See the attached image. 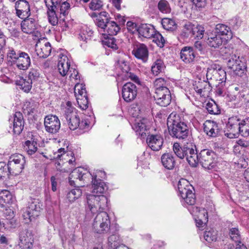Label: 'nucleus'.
<instances>
[{"instance_id":"f257e3e1","label":"nucleus","mask_w":249,"mask_h":249,"mask_svg":"<svg viewBox=\"0 0 249 249\" xmlns=\"http://www.w3.org/2000/svg\"><path fill=\"white\" fill-rule=\"evenodd\" d=\"M97 176H93L88 171L83 168H76L71 173L69 177V183L76 188L70 191L67 195V198L71 202H74L82 195V191L79 188L85 186L80 183L83 181L84 184L92 179L93 193H103L107 190V186L101 179L96 178Z\"/></svg>"},{"instance_id":"f03ea898","label":"nucleus","mask_w":249,"mask_h":249,"mask_svg":"<svg viewBox=\"0 0 249 249\" xmlns=\"http://www.w3.org/2000/svg\"><path fill=\"white\" fill-rule=\"evenodd\" d=\"M167 125L172 137L179 140H186L188 137L189 126L181 115L171 113L167 118Z\"/></svg>"},{"instance_id":"7ed1b4c3","label":"nucleus","mask_w":249,"mask_h":249,"mask_svg":"<svg viewBox=\"0 0 249 249\" xmlns=\"http://www.w3.org/2000/svg\"><path fill=\"white\" fill-rule=\"evenodd\" d=\"M87 214H98L107 209L108 207L107 198L104 195L89 194L87 196Z\"/></svg>"},{"instance_id":"20e7f679","label":"nucleus","mask_w":249,"mask_h":249,"mask_svg":"<svg viewBox=\"0 0 249 249\" xmlns=\"http://www.w3.org/2000/svg\"><path fill=\"white\" fill-rule=\"evenodd\" d=\"M179 195L186 204L193 205L196 203L195 194L193 187L184 178L180 179L178 184Z\"/></svg>"},{"instance_id":"39448f33","label":"nucleus","mask_w":249,"mask_h":249,"mask_svg":"<svg viewBox=\"0 0 249 249\" xmlns=\"http://www.w3.org/2000/svg\"><path fill=\"white\" fill-rule=\"evenodd\" d=\"M227 65L229 69L239 76L245 75L247 71V60L243 56L232 54L229 58Z\"/></svg>"},{"instance_id":"423d86ee","label":"nucleus","mask_w":249,"mask_h":249,"mask_svg":"<svg viewBox=\"0 0 249 249\" xmlns=\"http://www.w3.org/2000/svg\"><path fill=\"white\" fill-rule=\"evenodd\" d=\"M42 204L37 199L29 202L28 206L24 211L22 216L25 223H29L35 220L39 215Z\"/></svg>"},{"instance_id":"0eeeda50","label":"nucleus","mask_w":249,"mask_h":249,"mask_svg":"<svg viewBox=\"0 0 249 249\" xmlns=\"http://www.w3.org/2000/svg\"><path fill=\"white\" fill-rule=\"evenodd\" d=\"M110 221L109 216L106 212L98 213L94 219L93 229L98 233L107 232L109 229Z\"/></svg>"},{"instance_id":"6e6552de","label":"nucleus","mask_w":249,"mask_h":249,"mask_svg":"<svg viewBox=\"0 0 249 249\" xmlns=\"http://www.w3.org/2000/svg\"><path fill=\"white\" fill-rule=\"evenodd\" d=\"M26 161L24 156L20 154L12 155L8 162V170L10 174H19L24 168Z\"/></svg>"},{"instance_id":"1a4fd4ad","label":"nucleus","mask_w":249,"mask_h":249,"mask_svg":"<svg viewBox=\"0 0 249 249\" xmlns=\"http://www.w3.org/2000/svg\"><path fill=\"white\" fill-rule=\"evenodd\" d=\"M206 78L207 80H213L219 81L221 86H225L226 80V71L216 64L212 65L207 68Z\"/></svg>"},{"instance_id":"9d476101","label":"nucleus","mask_w":249,"mask_h":249,"mask_svg":"<svg viewBox=\"0 0 249 249\" xmlns=\"http://www.w3.org/2000/svg\"><path fill=\"white\" fill-rule=\"evenodd\" d=\"M199 162L202 166L207 169H211L215 166L216 155L212 150L203 149L198 154Z\"/></svg>"},{"instance_id":"9b49d317","label":"nucleus","mask_w":249,"mask_h":249,"mask_svg":"<svg viewBox=\"0 0 249 249\" xmlns=\"http://www.w3.org/2000/svg\"><path fill=\"white\" fill-rule=\"evenodd\" d=\"M18 246L21 249H31L34 242V234L32 231L22 229L19 232Z\"/></svg>"},{"instance_id":"f8f14e48","label":"nucleus","mask_w":249,"mask_h":249,"mask_svg":"<svg viewBox=\"0 0 249 249\" xmlns=\"http://www.w3.org/2000/svg\"><path fill=\"white\" fill-rule=\"evenodd\" d=\"M151 124L149 121L145 118H137L132 126V128L137 134L144 138L150 133L149 129Z\"/></svg>"},{"instance_id":"ddd939ff","label":"nucleus","mask_w":249,"mask_h":249,"mask_svg":"<svg viewBox=\"0 0 249 249\" xmlns=\"http://www.w3.org/2000/svg\"><path fill=\"white\" fill-rule=\"evenodd\" d=\"M44 124L46 131L49 133L55 134L60 128V122L56 115L46 116L44 118Z\"/></svg>"},{"instance_id":"4468645a","label":"nucleus","mask_w":249,"mask_h":249,"mask_svg":"<svg viewBox=\"0 0 249 249\" xmlns=\"http://www.w3.org/2000/svg\"><path fill=\"white\" fill-rule=\"evenodd\" d=\"M69 128L72 130H75L78 127L80 129H88L89 124L88 120H84L80 121V118L77 113H73L71 116L66 118Z\"/></svg>"},{"instance_id":"2eb2a0df","label":"nucleus","mask_w":249,"mask_h":249,"mask_svg":"<svg viewBox=\"0 0 249 249\" xmlns=\"http://www.w3.org/2000/svg\"><path fill=\"white\" fill-rule=\"evenodd\" d=\"M9 122H11L12 127L10 126L11 130L9 132H12L14 134L19 135L23 130L24 127V121L22 113L20 112H16L13 119H9Z\"/></svg>"},{"instance_id":"dca6fc26","label":"nucleus","mask_w":249,"mask_h":249,"mask_svg":"<svg viewBox=\"0 0 249 249\" xmlns=\"http://www.w3.org/2000/svg\"><path fill=\"white\" fill-rule=\"evenodd\" d=\"M154 98L157 104L161 107H167L171 100V93L168 88L158 89L155 92Z\"/></svg>"},{"instance_id":"f3484780","label":"nucleus","mask_w":249,"mask_h":249,"mask_svg":"<svg viewBox=\"0 0 249 249\" xmlns=\"http://www.w3.org/2000/svg\"><path fill=\"white\" fill-rule=\"evenodd\" d=\"M242 120H240L237 116H233L229 118L226 127L230 132L226 135L230 138L237 137L239 135V128Z\"/></svg>"},{"instance_id":"a211bd4d","label":"nucleus","mask_w":249,"mask_h":249,"mask_svg":"<svg viewBox=\"0 0 249 249\" xmlns=\"http://www.w3.org/2000/svg\"><path fill=\"white\" fill-rule=\"evenodd\" d=\"M137 95V88L135 84L131 82L125 83L122 88V97L126 102L133 101Z\"/></svg>"},{"instance_id":"6ab92c4d","label":"nucleus","mask_w":249,"mask_h":249,"mask_svg":"<svg viewBox=\"0 0 249 249\" xmlns=\"http://www.w3.org/2000/svg\"><path fill=\"white\" fill-rule=\"evenodd\" d=\"M17 16L21 19L28 18L31 15L30 5L26 0H18L15 3Z\"/></svg>"},{"instance_id":"aec40b11","label":"nucleus","mask_w":249,"mask_h":249,"mask_svg":"<svg viewBox=\"0 0 249 249\" xmlns=\"http://www.w3.org/2000/svg\"><path fill=\"white\" fill-rule=\"evenodd\" d=\"M146 136V143L151 150L154 151H158L161 149L163 139L160 135L149 133Z\"/></svg>"},{"instance_id":"412c9836","label":"nucleus","mask_w":249,"mask_h":249,"mask_svg":"<svg viewBox=\"0 0 249 249\" xmlns=\"http://www.w3.org/2000/svg\"><path fill=\"white\" fill-rule=\"evenodd\" d=\"M60 57L58 60L57 65L58 70L60 74L64 76L68 74L69 72H71L72 69H71L70 62L68 57L64 54H60Z\"/></svg>"},{"instance_id":"4be33fe9","label":"nucleus","mask_w":249,"mask_h":249,"mask_svg":"<svg viewBox=\"0 0 249 249\" xmlns=\"http://www.w3.org/2000/svg\"><path fill=\"white\" fill-rule=\"evenodd\" d=\"M52 50L51 44L49 42H42L39 41L36 45V52L40 58H46L50 54Z\"/></svg>"},{"instance_id":"5701e85b","label":"nucleus","mask_w":249,"mask_h":249,"mask_svg":"<svg viewBox=\"0 0 249 249\" xmlns=\"http://www.w3.org/2000/svg\"><path fill=\"white\" fill-rule=\"evenodd\" d=\"M204 131L210 137H215L219 133L218 124L213 121L207 120L204 124Z\"/></svg>"},{"instance_id":"b1692460","label":"nucleus","mask_w":249,"mask_h":249,"mask_svg":"<svg viewBox=\"0 0 249 249\" xmlns=\"http://www.w3.org/2000/svg\"><path fill=\"white\" fill-rule=\"evenodd\" d=\"M213 32L220 36L224 37V39L226 41L231 39L232 37V33L230 27L225 24H217Z\"/></svg>"},{"instance_id":"393cba45","label":"nucleus","mask_w":249,"mask_h":249,"mask_svg":"<svg viewBox=\"0 0 249 249\" xmlns=\"http://www.w3.org/2000/svg\"><path fill=\"white\" fill-rule=\"evenodd\" d=\"M31 65V58L29 55L24 52H20L18 61L16 63L17 68L21 70H27Z\"/></svg>"},{"instance_id":"a878e982","label":"nucleus","mask_w":249,"mask_h":249,"mask_svg":"<svg viewBox=\"0 0 249 249\" xmlns=\"http://www.w3.org/2000/svg\"><path fill=\"white\" fill-rule=\"evenodd\" d=\"M226 41L224 39V37L220 36L213 31L208 34L207 43L211 47L214 48H219L223 43Z\"/></svg>"},{"instance_id":"bb28decb","label":"nucleus","mask_w":249,"mask_h":249,"mask_svg":"<svg viewBox=\"0 0 249 249\" xmlns=\"http://www.w3.org/2000/svg\"><path fill=\"white\" fill-rule=\"evenodd\" d=\"M194 89L197 93L202 96L207 95L212 89L209 82L206 81L196 82L194 85Z\"/></svg>"},{"instance_id":"cd10ccee","label":"nucleus","mask_w":249,"mask_h":249,"mask_svg":"<svg viewBox=\"0 0 249 249\" xmlns=\"http://www.w3.org/2000/svg\"><path fill=\"white\" fill-rule=\"evenodd\" d=\"M160 160L163 166L167 169L172 170L176 166V161L172 153H164L161 155Z\"/></svg>"},{"instance_id":"c85d7f7f","label":"nucleus","mask_w":249,"mask_h":249,"mask_svg":"<svg viewBox=\"0 0 249 249\" xmlns=\"http://www.w3.org/2000/svg\"><path fill=\"white\" fill-rule=\"evenodd\" d=\"M132 54L138 59L145 61L148 58V51L146 46L143 44L137 45L132 51Z\"/></svg>"},{"instance_id":"c756f323","label":"nucleus","mask_w":249,"mask_h":249,"mask_svg":"<svg viewBox=\"0 0 249 249\" xmlns=\"http://www.w3.org/2000/svg\"><path fill=\"white\" fill-rule=\"evenodd\" d=\"M24 19L21 23L22 31L27 34L33 33L36 29L35 20L32 18Z\"/></svg>"},{"instance_id":"7c9ffc66","label":"nucleus","mask_w":249,"mask_h":249,"mask_svg":"<svg viewBox=\"0 0 249 249\" xmlns=\"http://www.w3.org/2000/svg\"><path fill=\"white\" fill-rule=\"evenodd\" d=\"M155 32V28L150 24H142L139 26L138 33L144 37L151 38L154 35Z\"/></svg>"},{"instance_id":"2f4dec72","label":"nucleus","mask_w":249,"mask_h":249,"mask_svg":"<svg viewBox=\"0 0 249 249\" xmlns=\"http://www.w3.org/2000/svg\"><path fill=\"white\" fill-rule=\"evenodd\" d=\"M195 54L192 47H185L180 52V58L185 63H189L193 62L195 59Z\"/></svg>"},{"instance_id":"473e14b6","label":"nucleus","mask_w":249,"mask_h":249,"mask_svg":"<svg viewBox=\"0 0 249 249\" xmlns=\"http://www.w3.org/2000/svg\"><path fill=\"white\" fill-rule=\"evenodd\" d=\"M13 196L11 193L7 190H2L0 192V205L3 207L6 204L12 202Z\"/></svg>"},{"instance_id":"72a5a7b5","label":"nucleus","mask_w":249,"mask_h":249,"mask_svg":"<svg viewBox=\"0 0 249 249\" xmlns=\"http://www.w3.org/2000/svg\"><path fill=\"white\" fill-rule=\"evenodd\" d=\"M229 235L230 239L236 245L242 243L241 235L238 228H230L229 229Z\"/></svg>"},{"instance_id":"f704fd0d","label":"nucleus","mask_w":249,"mask_h":249,"mask_svg":"<svg viewBox=\"0 0 249 249\" xmlns=\"http://www.w3.org/2000/svg\"><path fill=\"white\" fill-rule=\"evenodd\" d=\"M105 31L109 36L116 35L119 32L120 28L119 26L114 21H110L106 23Z\"/></svg>"},{"instance_id":"c9c22d12","label":"nucleus","mask_w":249,"mask_h":249,"mask_svg":"<svg viewBox=\"0 0 249 249\" xmlns=\"http://www.w3.org/2000/svg\"><path fill=\"white\" fill-rule=\"evenodd\" d=\"M16 84L20 89H22L24 92L26 93L29 92L32 87L31 81L23 78L17 81Z\"/></svg>"},{"instance_id":"e433bc0d","label":"nucleus","mask_w":249,"mask_h":249,"mask_svg":"<svg viewBox=\"0 0 249 249\" xmlns=\"http://www.w3.org/2000/svg\"><path fill=\"white\" fill-rule=\"evenodd\" d=\"M165 65L161 59H157L151 67V71L154 75H157L163 71Z\"/></svg>"},{"instance_id":"4c0bfd02","label":"nucleus","mask_w":249,"mask_h":249,"mask_svg":"<svg viewBox=\"0 0 249 249\" xmlns=\"http://www.w3.org/2000/svg\"><path fill=\"white\" fill-rule=\"evenodd\" d=\"M161 24L163 28L170 31H173L177 28V24L175 20L169 18H164L161 20Z\"/></svg>"},{"instance_id":"58836bf2","label":"nucleus","mask_w":249,"mask_h":249,"mask_svg":"<svg viewBox=\"0 0 249 249\" xmlns=\"http://www.w3.org/2000/svg\"><path fill=\"white\" fill-rule=\"evenodd\" d=\"M75 160L74 158H72L71 159H70L68 161L64 163L62 166H61L60 168H58V169L59 170L60 172H67L68 173L70 171H71L72 170V171L71 172L75 169ZM79 167H78L77 168H79ZM77 168H76V169Z\"/></svg>"},{"instance_id":"ea45409f","label":"nucleus","mask_w":249,"mask_h":249,"mask_svg":"<svg viewBox=\"0 0 249 249\" xmlns=\"http://www.w3.org/2000/svg\"><path fill=\"white\" fill-rule=\"evenodd\" d=\"M217 231L213 229L207 230L204 232V238L209 243L215 241L217 239Z\"/></svg>"},{"instance_id":"a19ab883","label":"nucleus","mask_w":249,"mask_h":249,"mask_svg":"<svg viewBox=\"0 0 249 249\" xmlns=\"http://www.w3.org/2000/svg\"><path fill=\"white\" fill-rule=\"evenodd\" d=\"M192 32L193 33L192 34V37L200 39H202L204 36L205 29L201 25H194V29Z\"/></svg>"},{"instance_id":"79ce46f5","label":"nucleus","mask_w":249,"mask_h":249,"mask_svg":"<svg viewBox=\"0 0 249 249\" xmlns=\"http://www.w3.org/2000/svg\"><path fill=\"white\" fill-rule=\"evenodd\" d=\"M173 150L176 155L179 159L185 158V144L181 147L179 143L175 142L173 146Z\"/></svg>"},{"instance_id":"37998d69","label":"nucleus","mask_w":249,"mask_h":249,"mask_svg":"<svg viewBox=\"0 0 249 249\" xmlns=\"http://www.w3.org/2000/svg\"><path fill=\"white\" fill-rule=\"evenodd\" d=\"M158 8L164 14L170 13L171 11L169 3L166 0H160L158 4Z\"/></svg>"},{"instance_id":"c03bdc74","label":"nucleus","mask_w":249,"mask_h":249,"mask_svg":"<svg viewBox=\"0 0 249 249\" xmlns=\"http://www.w3.org/2000/svg\"><path fill=\"white\" fill-rule=\"evenodd\" d=\"M36 142L35 141H27L25 142V149L29 155L34 154L37 150Z\"/></svg>"},{"instance_id":"a18cd8bd","label":"nucleus","mask_w":249,"mask_h":249,"mask_svg":"<svg viewBox=\"0 0 249 249\" xmlns=\"http://www.w3.org/2000/svg\"><path fill=\"white\" fill-rule=\"evenodd\" d=\"M206 109L211 114L217 115L220 113V110L217 104L214 102H208L206 105Z\"/></svg>"},{"instance_id":"49530a36","label":"nucleus","mask_w":249,"mask_h":249,"mask_svg":"<svg viewBox=\"0 0 249 249\" xmlns=\"http://www.w3.org/2000/svg\"><path fill=\"white\" fill-rule=\"evenodd\" d=\"M199 157L198 154H197L196 150L193 151L191 155H188V157L186 160L190 164L192 167H196L199 162Z\"/></svg>"},{"instance_id":"de8ad7c7","label":"nucleus","mask_w":249,"mask_h":249,"mask_svg":"<svg viewBox=\"0 0 249 249\" xmlns=\"http://www.w3.org/2000/svg\"><path fill=\"white\" fill-rule=\"evenodd\" d=\"M74 93L76 98L79 97L81 95L84 97H87V92L85 85L82 84H76L74 87Z\"/></svg>"},{"instance_id":"09e8293b","label":"nucleus","mask_w":249,"mask_h":249,"mask_svg":"<svg viewBox=\"0 0 249 249\" xmlns=\"http://www.w3.org/2000/svg\"><path fill=\"white\" fill-rule=\"evenodd\" d=\"M239 134L246 137L249 136V122L242 120V123L239 128Z\"/></svg>"},{"instance_id":"8fccbe9b","label":"nucleus","mask_w":249,"mask_h":249,"mask_svg":"<svg viewBox=\"0 0 249 249\" xmlns=\"http://www.w3.org/2000/svg\"><path fill=\"white\" fill-rule=\"evenodd\" d=\"M153 84L155 91H157L158 89L167 88V81L162 78H157L154 82Z\"/></svg>"},{"instance_id":"3c124183","label":"nucleus","mask_w":249,"mask_h":249,"mask_svg":"<svg viewBox=\"0 0 249 249\" xmlns=\"http://www.w3.org/2000/svg\"><path fill=\"white\" fill-rule=\"evenodd\" d=\"M151 38L153 39V41L160 48H162L164 46L165 40L160 33L155 31L154 35L152 36Z\"/></svg>"},{"instance_id":"603ef678","label":"nucleus","mask_w":249,"mask_h":249,"mask_svg":"<svg viewBox=\"0 0 249 249\" xmlns=\"http://www.w3.org/2000/svg\"><path fill=\"white\" fill-rule=\"evenodd\" d=\"M20 52L21 51H19L16 53L14 49H10L7 54L8 61L16 64L19 54H20Z\"/></svg>"},{"instance_id":"864d4df0","label":"nucleus","mask_w":249,"mask_h":249,"mask_svg":"<svg viewBox=\"0 0 249 249\" xmlns=\"http://www.w3.org/2000/svg\"><path fill=\"white\" fill-rule=\"evenodd\" d=\"M36 107L37 104L35 103L26 102L24 105L23 109L25 113L30 115L35 112Z\"/></svg>"},{"instance_id":"5fc2aeb1","label":"nucleus","mask_w":249,"mask_h":249,"mask_svg":"<svg viewBox=\"0 0 249 249\" xmlns=\"http://www.w3.org/2000/svg\"><path fill=\"white\" fill-rule=\"evenodd\" d=\"M189 211L192 214L196 215L198 218H201L202 215L207 214V212L205 209L196 206L192 207Z\"/></svg>"},{"instance_id":"6e6d98bb","label":"nucleus","mask_w":249,"mask_h":249,"mask_svg":"<svg viewBox=\"0 0 249 249\" xmlns=\"http://www.w3.org/2000/svg\"><path fill=\"white\" fill-rule=\"evenodd\" d=\"M194 25L192 24L191 23L185 24L184 26L183 31L182 32V36L185 37H188L191 36L192 37V31L193 30Z\"/></svg>"},{"instance_id":"4d7b16f0","label":"nucleus","mask_w":249,"mask_h":249,"mask_svg":"<svg viewBox=\"0 0 249 249\" xmlns=\"http://www.w3.org/2000/svg\"><path fill=\"white\" fill-rule=\"evenodd\" d=\"M40 73L39 71L37 69H31L29 72L28 75V79L31 81L33 83V81L37 80L39 77Z\"/></svg>"},{"instance_id":"13d9d810","label":"nucleus","mask_w":249,"mask_h":249,"mask_svg":"<svg viewBox=\"0 0 249 249\" xmlns=\"http://www.w3.org/2000/svg\"><path fill=\"white\" fill-rule=\"evenodd\" d=\"M76 99L79 107L82 109L85 110L87 108L89 104L88 96L84 97L80 95L79 97H77Z\"/></svg>"},{"instance_id":"bf43d9fd","label":"nucleus","mask_w":249,"mask_h":249,"mask_svg":"<svg viewBox=\"0 0 249 249\" xmlns=\"http://www.w3.org/2000/svg\"><path fill=\"white\" fill-rule=\"evenodd\" d=\"M103 5V2L101 0H91L89 7L91 10L96 11L100 10Z\"/></svg>"},{"instance_id":"052dcab7","label":"nucleus","mask_w":249,"mask_h":249,"mask_svg":"<svg viewBox=\"0 0 249 249\" xmlns=\"http://www.w3.org/2000/svg\"><path fill=\"white\" fill-rule=\"evenodd\" d=\"M185 157L186 159L188 155H191L193 151H196V145L192 142H187L185 144Z\"/></svg>"},{"instance_id":"680f3d73","label":"nucleus","mask_w":249,"mask_h":249,"mask_svg":"<svg viewBox=\"0 0 249 249\" xmlns=\"http://www.w3.org/2000/svg\"><path fill=\"white\" fill-rule=\"evenodd\" d=\"M119 240V237L116 234H112L108 238L109 246L112 248H116L118 246V242Z\"/></svg>"},{"instance_id":"e2e57ef3","label":"nucleus","mask_w":249,"mask_h":249,"mask_svg":"<svg viewBox=\"0 0 249 249\" xmlns=\"http://www.w3.org/2000/svg\"><path fill=\"white\" fill-rule=\"evenodd\" d=\"M74 110V108L72 107L71 103L70 101H68L66 103V106L65 107V109L64 111V115L65 118H68L70 116H71V115L72 114H73V113H77Z\"/></svg>"},{"instance_id":"0e129e2a","label":"nucleus","mask_w":249,"mask_h":249,"mask_svg":"<svg viewBox=\"0 0 249 249\" xmlns=\"http://www.w3.org/2000/svg\"><path fill=\"white\" fill-rule=\"evenodd\" d=\"M9 171L8 170V164L3 162H0V179L5 178L6 176L9 175Z\"/></svg>"},{"instance_id":"69168bd1","label":"nucleus","mask_w":249,"mask_h":249,"mask_svg":"<svg viewBox=\"0 0 249 249\" xmlns=\"http://www.w3.org/2000/svg\"><path fill=\"white\" fill-rule=\"evenodd\" d=\"M47 14L49 22L53 26L57 25L58 23V18L55 12H47Z\"/></svg>"},{"instance_id":"338daca9","label":"nucleus","mask_w":249,"mask_h":249,"mask_svg":"<svg viewBox=\"0 0 249 249\" xmlns=\"http://www.w3.org/2000/svg\"><path fill=\"white\" fill-rule=\"evenodd\" d=\"M105 44L108 47L112 48L113 50H117L118 46L117 41L114 37L108 38L105 42Z\"/></svg>"},{"instance_id":"774afa93","label":"nucleus","mask_w":249,"mask_h":249,"mask_svg":"<svg viewBox=\"0 0 249 249\" xmlns=\"http://www.w3.org/2000/svg\"><path fill=\"white\" fill-rule=\"evenodd\" d=\"M197 219H196V226L198 227H202L208 222V213L202 215L201 218L197 217Z\"/></svg>"}]
</instances>
